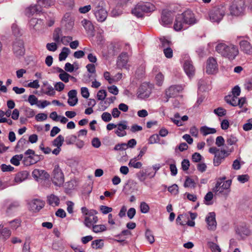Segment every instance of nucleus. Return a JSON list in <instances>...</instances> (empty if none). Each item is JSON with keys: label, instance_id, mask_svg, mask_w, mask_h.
<instances>
[{"label": "nucleus", "instance_id": "nucleus-1", "mask_svg": "<svg viewBox=\"0 0 252 252\" xmlns=\"http://www.w3.org/2000/svg\"><path fill=\"white\" fill-rule=\"evenodd\" d=\"M215 49L219 54L229 61L234 60L239 54L238 47L231 43H219Z\"/></svg>", "mask_w": 252, "mask_h": 252}, {"label": "nucleus", "instance_id": "nucleus-2", "mask_svg": "<svg viewBox=\"0 0 252 252\" xmlns=\"http://www.w3.org/2000/svg\"><path fill=\"white\" fill-rule=\"evenodd\" d=\"M156 8L155 5L150 2L140 1L132 10V13L137 17H142L145 13L154 11Z\"/></svg>", "mask_w": 252, "mask_h": 252}, {"label": "nucleus", "instance_id": "nucleus-3", "mask_svg": "<svg viewBox=\"0 0 252 252\" xmlns=\"http://www.w3.org/2000/svg\"><path fill=\"white\" fill-rule=\"evenodd\" d=\"M93 12L99 22H103L106 19L108 13L104 6V3L101 1H96L93 3Z\"/></svg>", "mask_w": 252, "mask_h": 252}, {"label": "nucleus", "instance_id": "nucleus-4", "mask_svg": "<svg viewBox=\"0 0 252 252\" xmlns=\"http://www.w3.org/2000/svg\"><path fill=\"white\" fill-rule=\"evenodd\" d=\"M232 184L231 180H228L225 182L217 181L213 191L216 193H219L227 196L230 193V186Z\"/></svg>", "mask_w": 252, "mask_h": 252}, {"label": "nucleus", "instance_id": "nucleus-5", "mask_svg": "<svg viewBox=\"0 0 252 252\" xmlns=\"http://www.w3.org/2000/svg\"><path fill=\"white\" fill-rule=\"evenodd\" d=\"M245 9V0H233L229 7L230 14L234 16H239L243 14Z\"/></svg>", "mask_w": 252, "mask_h": 252}, {"label": "nucleus", "instance_id": "nucleus-6", "mask_svg": "<svg viewBox=\"0 0 252 252\" xmlns=\"http://www.w3.org/2000/svg\"><path fill=\"white\" fill-rule=\"evenodd\" d=\"M51 180L53 184L57 186H62L64 182L63 173L59 165H56L51 174Z\"/></svg>", "mask_w": 252, "mask_h": 252}, {"label": "nucleus", "instance_id": "nucleus-7", "mask_svg": "<svg viewBox=\"0 0 252 252\" xmlns=\"http://www.w3.org/2000/svg\"><path fill=\"white\" fill-rule=\"evenodd\" d=\"M224 15V10L222 7H215L210 12V19L212 22H219L222 19Z\"/></svg>", "mask_w": 252, "mask_h": 252}, {"label": "nucleus", "instance_id": "nucleus-8", "mask_svg": "<svg viewBox=\"0 0 252 252\" xmlns=\"http://www.w3.org/2000/svg\"><path fill=\"white\" fill-rule=\"evenodd\" d=\"M178 15L180 16V19H183L186 25H191L196 23L194 14L191 10H187Z\"/></svg>", "mask_w": 252, "mask_h": 252}, {"label": "nucleus", "instance_id": "nucleus-9", "mask_svg": "<svg viewBox=\"0 0 252 252\" xmlns=\"http://www.w3.org/2000/svg\"><path fill=\"white\" fill-rule=\"evenodd\" d=\"M183 90V87L181 85L171 86L165 91V95L166 97L164 101L165 102H167L169 98L175 97Z\"/></svg>", "mask_w": 252, "mask_h": 252}, {"label": "nucleus", "instance_id": "nucleus-10", "mask_svg": "<svg viewBox=\"0 0 252 252\" xmlns=\"http://www.w3.org/2000/svg\"><path fill=\"white\" fill-rule=\"evenodd\" d=\"M218 70L217 60L213 57H210L206 62V73L208 74L216 73Z\"/></svg>", "mask_w": 252, "mask_h": 252}, {"label": "nucleus", "instance_id": "nucleus-11", "mask_svg": "<svg viewBox=\"0 0 252 252\" xmlns=\"http://www.w3.org/2000/svg\"><path fill=\"white\" fill-rule=\"evenodd\" d=\"M13 51L16 56H22L25 54L24 42L21 40L15 41L13 44Z\"/></svg>", "mask_w": 252, "mask_h": 252}, {"label": "nucleus", "instance_id": "nucleus-12", "mask_svg": "<svg viewBox=\"0 0 252 252\" xmlns=\"http://www.w3.org/2000/svg\"><path fill=\"white\" fill-rule=\"evenodd\" d=\"M117 129L115 130V133L119 137H124L127 133L126 131L128 129L127 123L126 121H123L117 124Z\"/></svg>", "mask_w": 252, "mask_h": 252}, {"label": "nucleus", "instance_id": "nucleus-13", "mask_svg": "<svg viewBox=\"0 0 252 252\" xmlns=\"http://www.w3.org/2000/svg\"><path fill=\"white\" fill-rule=\"evenodd\" d=\"M151 93V89L146 84H143L140 86L137 92L138 97L144 99L148 97Z\"/></svg>", "mask_w": 252, "mask_h": 252}, {"label": "nucleus", "instance_id": "nucleus-14", "mask_svg": "<svg viewBox=\"0 0 252 252\" xmlns=\"http://www.w3.org/2000/svg\"><path fill=\"white\" fill-rule=\"evenodd\" d=\"M231 152L232 150L226 151L223 149L216 154L213 161L214 165L216 166H219L221 163L222 159L228 156Z\"/></svg>", "mask_w": 252, "mask_h": 252}, {"label": "nucleus", "instance_id": "nucleus-15", "mask_svg": "<svg viewBox=\"0 0 252 252\" xmlns=\"http://www.w3.org/2000/svg\"><path fill=\"white\" fill-rule=\"evenodd\" d=\"M173 20L171 11L164 10L162 12L160 23L164 26L171 24Z\"/></svg>", "mask_w": 252, "mask_h": 252}, {"label": "nucleus", "instance_id": "nucleus-16", "mask_svg": "<svg viewBox=\"0 0 252 252\" xmlns=\"http://www.w3.org/2000/svg\"><path fill=\"white\" fill-rule=\"evenodd\" d=\"M206 221L209 229L215 230L217 226V222L216 220V214L214 212H211L208 214L206 218Z\"/></svg>", "mask_w": 252, "mask_h": 252}, {"label": "nucleus", "instance_id": "nucleus-17", "mask_svg": "<svg viewBox=\"0 0 252 252\" xmlns=\"http://www.w3.org/2000/svg\"><path fill=\"white\" fill-rule=\"evenodd\" d=\"M44 206V202L41 200L35 199L30 203V209L33 212H38Z\"/></svg>", "mask_w": 252, "mask_h": 252}, {"label": "nucleus", "instance_id": "nucleus-18", "mask_svg": "<svg viewBox=\"0 0 252 252\" xmlns=\"http://www.w3.org/2000/svg\"><path fill=\"white\" fill-rule=\"evenodd\" d=\"M97 221V217L89 213L88 216H86L85 218L84 224L88 228H92Z\"/></svg>", "mask_w": 252, "mask_h": 252}, {"label": "nucleus", "instance_id": "nucleus-19", "mask_svg": "<svg viewBox=\"0 0 252 252\" xmlns=\"http://www.w3.org/2000/svg\"><path fill=\"white\" fill-rule=\"evenodd\" d=\"M183 67L188 76L190 77L194 74L195 69L191 61L189 59H187L185 61Z\"/></svg>", "mask_w": 252, "mask_h": 252}, {"label": "nucleus", "instance_id": "nucleus-20", "mask_svg": "<svg viewBox=\"0 0 252 252\" xmlns=\"http://www.w3.org/2000/svg\"><path fill=\"white\" fill-rule=\"evenodd\" d=\"M81 24L88 34L90 35L93 34L94 28L91 21L86 19H83L81 21Z\"/></svg>", "mask_w": 252, "mask_h": 252}, {"label": "nucleus", "instance_id": "nucleus-21", "mask_svg": "<svg viewBox=\"0 0 252 252\" xmlns=\"http://www.w3.org/2000/svg\"><path fill=\"white\" fill-rule=\"evenodd\" d=\"M33 177L36 180L47 179L49 177V175L44 170L35 169L32 172Z\"/></svg>", "mask_w": 252, "mask_h": 252}, {"label": "nucleus", "instance_id": "nucleus-22", "mask_svg": "<svg viewBox=\"0 0 252 252\" xmlns=\"http://www.w3.org/2000/svg\"><path fill=\"white\" fill-rule=\"evenodd\" d=\"M68 104L71 106H75L78 102V98L77 97V91L75 90H72L69 91L68 93Z\"/></svg>", "mask_w": 252, "mask_h": 252}, {"label": "nucleus", "instance_id": "nucleus-23", "mask_svg": "<svg viewBox=\"0 0 252 252\" xmlns=\"http://www.w3.org/2000/svg\"><path fill=\"white\" fill-rule=\"evenodd\" d=\"M180 16L178 14L175 20L174 29L176 31H180L186 28V24L183 19H180Z\"/></svg>", "mask_w": 252, "mask_h": 252}, {"label": "nucleus", "instance_id": "nucleus-24", "mask_svg": "<svg viewBox=\"0 0 252 252\" xmlns=\"http://www.w3.org/2000/svg\"><path fill=\"white\" fill-rule=\"evenodd\" d=\"M128 57L127 53H122L119 55L117 60V65L120 67H125L127 63Z\"/></svg>", "mask_w": 252, "mask_h": 252}, {"label": "nucleus", "instance_id": "nucleus-25", "mask_svg": "<svg viewBox=\"0 0 252 252\" xmlns=\"http://www.w3.org/2000/svg\"><path fill=\"white\" fill-rule=\"evenodd\" d=\"M241 50L247 54L250 55L252 53V46L251 44L246 40H243L240 42Z\"/></svg>", "mask_w": 252, "mask_h": 252}, {"label": "nucleus", "instance_id": "nucleus-26", "mask_svg": "<svg viewBox=\"0 0 252 252\" xmlns=\"http://www.w3.org/2000/svg\"><path fill=\"white\" fill-rule=\"evenodd\" d=\"M29 173L26 171H23L17 173L14 178V182L18 184L25 181L28 177Z\"/></svg>", "mask_w": 252, "mask_h": 252}, {"label": "nucleus", "instance_id": "nucleus-27", "mask_svg": "<svg viewBox=\"0 0 252 252\" xmlns=\"http://www.w3.org/2000/svg\"><path fill=\"white\" fill-rule=\"evenodd\" d=\"M47 202L53 207L58 206L60 204V198L57 196L51 194L47 196Z\"/></svg>", "mask_w": 252, "mask_h": 252}, {"label": "nucleus", "instance_id": "nucleus-28", "mask_svg": "<svg viewBox=\"0 0 252 252\" xmlns=\"http://www.w3.org/2000/svg\"><path fill=\"white\" fill-rule=\"evenodd\" d=\"M42 12V8L40 5H35L34 6H31L27 10V14L30 16L34 14H39Z\"/></svg>", "mask_w": 252, "mask_h": 252}, {"label": "nucleus", "instance_id": "nucleus-29", "mask_svg": "<svg viewBox=\"0 0 252 252\" xmlns=\"http://www.w3.org/2000/svg\"><path fill=\"white\" fill-rule=\"evenodd\" d=\"M237 106H239L240 108H242V112H246L248 110L247 107V101L246 98L242 97L238 99Z\"/></svg>", "mask_w": 252, "mask_h": 252}, {"label": "nucleus", "instance_id": "nucleus-30", "mask_svg": "<svg viewBox=\"0 0 252 252\" xmlns=\"http://www.w3.org/2000/svg\"><path fill=\"white\" fill-rule=\"evenodd\" d=\"M237 232L242 235L248 236L251 234V231L249 227L245 224L240 225L237 228Z\"/></svg>", "mask_w": 252, "mask_h": 252}, {"label": "nucleus", "instance_id": "nucleus-31", "mask_svg": "<svg viewBox=\"0 0 252 252\" xmlns=\"http://www.w3.org/2000/svg\"><path fill=\"white\" fill-rule=\"evenodd\" d=\"M238 97L233 95H228L225 97V101L233 106H237Z\"/></svg>", "mask_w": 252, "mask_h": 252}, {"label": "nucleus", "instance_id": "nucleus-32", "mask_svg": "<svg viewBox=\"0 0 252 252\" xmlns=\"http://www.w3.org/2000/svg\"><path fill=\"white\" fill-rule=\"evenodd\" d=\"M200 132L204 136H206L207 135H208L210 134L215 133L217 131L215 128H210V127H207L206 126H202L200 128Z\"/></svg>", "mask_w": 252, "mask_h": 252}, {"label": "nucleus", "instance_id": "nucleus-33", "mask_svg": "<svg viewBox=\"0 0 252 252\" xmlns=\"http://www.w3.org/2000/svg\"><path fill=\"white\" fill-rule=\"evenodd\" d=\"M38 160L37 158L34 159V157L32 156H29L24 158L23 163L25 165L29 166L35 163Z\"/></svg>", "mask_w": 252, "mask_h": 252}, {"label": "nucleus", "instance_id": "nucleus-34", "mask_svg": "<svg viewBox=\"0 0 252 252\" xmlns=\"http://www.w3.org/2000/svg\"><path fill=\"white\" fill-rule=\"evenodd\" d=\"M70 51L68 48L63 47L61 52L59 54V60L60 61H63L65 60L70 53Z\"/></svg>", "mask_w": 252, "mask_h": 252}, {"label": "nucleus", "instance_id": "nucleus-35", "mask_svg": "<svg viewBox=\"0 0 252 252\" xmlns=\"http://www.w3.org/2000/svg\"><path fill=\"white\" fill-rule=\"evenodd\" d=\"M23 155L22 154L16 155L14 156L10 159V161L11 164L15 166L20 165V161L23 159Z\"/></svg>", "mask_w": 252, "mask_h": 252}, {"label": "nucleus", "instance_id": "nucleus-36", "mask_svg": "<svg viewBox=\"0 0 252 252\" xmlns=\"http://www.w3.org/2000/svg\"><path fill=\"white\" fill-rule=\"evenodd\" d=\"M55 0H37V3L40 6L49 7L54 4Z\"/></svg>", "mask_w": 252, "mask_h": 252}, {"label": "nucleus", "instance_id": "nucleus-37", "mask_svg": "<svg viewBox=\"0 0 252 252\" xmlns=\"http://www.w3.org/2000/svg\"><path fill=\"white\" fill-rule=\"evenodd\" d=\"M138 158H134L130 160L128 165L130 167L134 168H140L142 166V163L140 161H137Z\"/></svg>", "mask_w": 252, "mask_h": 252}, {"label": "nucleus", "instance_id": "nucleus-38", "mask_svg": "<svg viewBox=\"0 0 252 252\" xmlns=\"http://www.w3.org/2000/svg\"><path fill=\"white\" fill-rule=\"evenodd\" d=\"M64 140V137L62 135H59L53 141V145L57 147H61Z\"/></svg>", "mask_w": 252, "mask_h": 252}, {"label": "nucleus", "instance_id": "nucleus-39", "mask_svg": "<svg viewBox=\"0 0 252 252\" xmlns=\"http://www.w3.org/2000/svg\"><path fill=\"white\" fill-rule=\"evenodd\" d=\"M196 183L193 179L187 177L184 183V187L186 188H195Z\"/></svg>", "mask_w": 252, "mask_h": 252}, {"label": "nucleus", "instance_id": "nucleus-40", "mask_svg": "<svg viewBox=\"0 0 252 252\" xmlns=\"http://www.w3.org/2000/svg\"><path fill=\"white\" fill-rule=\"evenodd\" d=\"M213 193L211 191H209L205 196L204 202L206 205H210L213 204L212 200L213 198Z\"/></svg>", "mask_w": 252, "mask_h": 252}, {"label": "nucleus", "instance_id": "nucleus-41", "mask_svg": "<svg viewBox=\"0 0 252 252\" xmlns=\"http://www.w3.org/2000/svg\"><path fill=\"white\" fill-rule=\"evenodd\" d=\"M62 35V31L60 29H56L54 32L53 35V39L56 43H59L61 41V35Z\"/></svg>", "mask_w": 252, "mask_h": 252}, {"label": "nucleus", "instance_id": "nucleus-42", "mask_svg": "<svg viewBox=\"0 0 252 252\" xmlns=\"http://www.w3.org/2000/svg\"><path fill=\"white\" fill-rule=\"evenodd\" d=\"M5 205L6 206V213H9L10 211L17 208L19 206V204L17 202H12L10 203L9 201H6Z\"/></svg>", "mask_w": 252, "mask_h": 252}, {"label": "nucleus", "instance_id": "nucleus-43", "mask_svg": "<svg viewBox=\"0 0 252 252\" xmlns=\"http://www.w3.org/2000/svg\"><path fill=\"white\" fill-rule=\"evenodd\" d=\"M92 228L93 232L96 233L102 232L106 230V227L103 224L94 225Z\"/></svg>", "mask_w": 252, "mask_h": 252}, {"label": "nucleus", "instance_id": "nucleus-44", "mask_svg": "<svg viewBox=\"0 0 252 252\" xmlns=\"http://www.w3.org/2000/svg\"><path fill=\"white\" fill-rule=\"evenodd\" d=\"M62 70V73L59 74L60 79L65 83H67L69 81V78H74L73 77L71 76L69 74L64 72L63 69Z\"/></svg>", "mask_w": 252, "mask_h": 252}, {"label": "nucleus", "instance_id": "nucleus-45", "mask_svg": "<svg viewBox=\"0 0 252 252\" xmlns=\"http://www.w3.org/2000/svg\"><path fill=\"white\" fill-rule=\"evenodd\" d=\"M213 112L219 117H223L226 114V110L221 107L215 109Z\"/></svg>", "mask_w": 252, "mask_h": 252}, {"label": "nucleus", "instance_id": "nucleus-46", "mask_svg": "<svg viewBox=\"0 0 252 252\" xmlns=\"http://www.w3.org/2000/svg\"><path fill=\"white\" fill-rule=\"evenodd\" d=\"M145 237L150 244H152L155 242V238L151 231L147 230L145 232Z\"/></svg>", "mask_w": 252, "mask_h": 252}, {"label": "nucleus", "instance_id": "nucleus-47", "mask_svg": "<svg viewBox=\"0 0 252 252\" xmlns=\"http://www.w3.org/2000/svg\"><path fill=\"white\" fill-rule=\"evenodd\" d=\"M180 118V116L178 113H176L174 115V117L173 118H171V120L175 124H176L178 126H182L183 125V122L179 119Z\"/></svg>", "mask_w": 252, "mask_h": 252}, {"label": "nucleus", "instance_id": "nucleus-48", "mask_svg": "<svg viewBox=\"0 0 252 252\" xmlns=\"http://www.w3.org/2000/svg\"><path fill=\"white\" fill-rule=\"evenodd\" d=\"M238 141L237 138L234 135L231 134L227 136L226 142L229 145H235Z\"/></svg>", "mask_w": 252, "mask_h": 252}, {"label": "nucleus", "instance_id": "nucleus-49", "mask_svg": "<svg viewBox=\"0 0 252 252\" xmlns=\"http://www.w3.org/2000/svg\"><path fill=\"white\" fill-rule=\"evenodd\" d=\"M103 243L101 240H96L92 242V247L93 249H98L102 248Z\"/></svg>", "mask_w": 252, "mask_h": 252}, {"label": "nucleus", "instance_id": "nucleus-50", "mask_svg": "<svg viewBox=\"0 0 252 252\" xmlns=\"http://www.w3.org/2000/svg\"><path fill=\"white\" fill-rule=\"evenodd\" d=\"M44 94L49 96H54L56 94L55 88L50 85L47 86Z\"/></svg>", "mask_w": 252, "mask_h": 252}, {"label": "nucleus", "instance_id": "nucleus-51", "mask_svg": "<svg viewBox=\"0 0 252 252\" xmlns=\"http://www.w3.org/2000/svg\"><path fill=\"white\" fill-rule=\"evenodd\" d=\"M155 80L156 81L157 85H158L159 86H161L164 81L163 75L160 72L158 73L156 76Z\"/></svg>", "mask_w": 252, "mask_h": 252}, {"label": "nucleus", "instance_id": "nucleus-52", "mask_svg": "<svg viewBox=\"0 0 252 252\" xmlns=\"http://www.w3.org/2000/svg\"><path fill=\"white\" fill-rule=\"evenodd\" d=\"M24 111L25 116L28 118H32L35 115V113L33 110L29 107H25L24 109Z\"/></svg>", "mask_w": 252, "mask_h": 252}, {"label": "nucleus", "instance_id": "nucleus-53", "mask_svg": "<svg viewBox=\"0 0 252 252\" xmlns=\"http://www.w3.org/2000/svg\"><path fill=\"white\" fill-rule=\"evenodd\" d=\"M147 172H148V171L141 170L137 173V177L140 181H145L147 177Z\"/></svg>", "mask_w": 252, "mask_h": 252}, {"label": "nucleus", "instance_id": "nucleus-54", "mask_svg": "<svg viewBox=\"0 0 252 252\" xmlns=\"http://www.w3.org/2000/svg\"><path fill=\"white\" fill-rule=\"evenodd\" d=\"M107 96V93L104 90H99L96 95V97L99 100H103Z\"/></svg>", "mask_w": 252, "mask_h": 252}, {"label": "nucleus", "instance_id": "nucleus-55", "mask_svg": "<svg viewBox=\"0 0 252 252\" xmlns=\"http://www.w3.org/2000/svg\"><path fill=\"white\" fill-rule=\"evenodd\" d=\"M140 211L142 213H147L149 211L150 207L145 202H142L140 205Z\"/></svg>", "mask_w": 252, "mask_h": 252}, {"label": "nucleus", "instance_id": "nucleus-56", "mask_svg": "<svg viewBox=\"0 0 252 252\" xmlns=\"http://www.w3.org/2000/svg\"><path fill=\"white\" fill-rule=\"evenodd\" d=\"M21 222V221L20 219H15L9 222V223L12 229H16L18 227H19L20 226Z\"/></svg>", "mask_w": 252, "mask_h": 252}, {"label": "nucleus", "instance_id": "nucleus-57", "mask_svg": "<svg viewBox=\"0 0 252 252\" xmlns=\"http://www.w3.org/2000/svg\"><path fill=\"white\" fill-rule=\"evenodd\" d=\"M159 141V137L158 134H153L151 136L149 139V144H153L155 143H158Z\"/></svg>", "mask_w": 252, "mask_h": 252}, {"label": "nucleus", "instance_id": "nucleus-58", "mask_svg": "<svg viewBox=\"0 0 252 252\" xmlns=\"http://www.w3.org/2000/svg\"><path fill=\"white\" fill-rule=\"evenodd\" d=\"M163 53L167 58H171L173 56V50L169 47H167L163 49Z\"/></svg>", "mask_w": 252, "mask_h": 252}, {"label": "nucleus", "instance_id": "nucleus-59", "mask_svg": "<svg viewBox=\"0 0 252 252\" xmlns=\"http://www.w3.org/2000/svg\"><path fill=\"white\" fill-rule=\"evenodd\" d=\"M0 236L3 237L4 239L8 238L11 235L10 231L6 228H3L1 229L0 232Z\"/></svg>", "mask_w": 252, "mask_h": 252}, {"label": "nucleus", "instance_id": "nucleus-60", "mask_svg": "<svg viewBox=\"0 0 252 252\" xmlns=\"http://www.w3.org/2000/svg\"><path fill=\"white\" fill-rule=\"evenodd\" d=\"M77 137L75 135H70L67 136L65 138V142L67 145H70L75 141Z\"/></svg>", "mask_w": 252, "mask_h": 252}, {"label": "nucleus", "instance_id": "nucleus-61", "mask_svg": "<svg viewBox=\"0 0 252 252\" xmlns=\"http://www.w3.org/2000/svg\"><path fill=\"white\" fill-rule=\"evenodd\" d=\"M92 9L91 5H87L84 6L80 7L78 11L80 13L85 14L90 11Z\"/></svg>", "mask_w": 252, "mask_h": 252}, {"label": "nucleus", "instance_id": "nucleus-62", "mask_svg": "<svg viewBox=\"0 0 252 252\" xmlns=\"http://www.w3.org/2000/svg\"><path fill=\"white\" fill-rule=\"evenodd\" d=\"M46 48L49 51L55 52L57 50L58 46L56 43L52 42L51 43H47L46 44Z\"/></svg>", "mask_w": 252, "mask_h": 252}, {"label": "nucleus", "instance_id": "nucleus-63", "mask_svg": "<svg viewBox=\"0 0 252 252\" xmlns=\"http://www.w3.org/2000/svg\"><path fill=\"white\" fill-rule=\"evenodd\" d=\"M101 119L105 122H108L112 119L111 115L108 112H104L101 115Z\"/></svg>", "mask_w": 252, "mask_h": 252}, {"label": "nucleus", "instance_id": "nucleus-64", "mask_svg": "<svg viewBox=\"0 0 252 252\" xmlns=\"http://www.w3.org/2000/svg\"><path fill=\"white\" fill-rule=\"evenodd\" d=\"M127 148V146L126 145V143H123L116 145L114 149L115 151H123L126 150Z\"/></svg>", "mask_w": 252, "mask_h": 252}]
</instances>
